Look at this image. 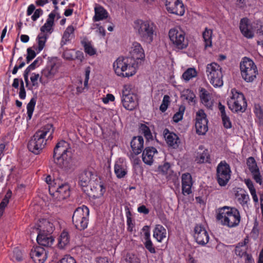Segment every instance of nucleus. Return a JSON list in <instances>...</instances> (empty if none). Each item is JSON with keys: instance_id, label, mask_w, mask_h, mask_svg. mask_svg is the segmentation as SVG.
<instances>
[{"instance_id": "1", "label": "nucleus", "mask_w": 263, "mask_h": 263, "mask_svg": "<svg viewBox=\"0 0 263 263\" xmlns=\"http://www.w3.org/2000/svg\"><path fill=\"white\" fill-rule=\"evenodd\" d=\"M131 57H119L113 64L116 73L119 76L129 77L136 73V69L145 58L141 45L135 42L130 51Z\"/></svg>"}, {"instance_id": "2", "label": "nucleus", "mask_w": 263, "mask_h": 263, "mask_svg": "<svg viewBox=\"0 0 263 263\" xmlns=\"http://www.w3.org/2000/svg\"><path fill=\"white\" fill-rule=\"evenodd\" d=\"M54 129L52 124H47L36 132L28 143L29 151L39 154L45 147L48 140H51Z\"/></svg>"}, {"instance_id": "3", "label": "nucleus", "mask_w": 263, "mask_h": 263, "mask_svg": "<svg viewBox=\"0 0 263 263\" xmlns=\"http://www.w3.org/2000/svg\"><path fill=\"white\" fill-rule=\"evenodd\" d=\"M72 153L69 144L64 140L55 145L53 154L54 163L64 171L70 169L72 166Z\"/></svg>"}, {"instance_id": "4", "label": "nucleus", "mask_w": 263, "mask_h": 263, "mask_svg": "<svg viewBox=\"0 0 263 263\" xmlns=\"http://www.w3.org/2000/svg\"><path fill=\"white\" fill-rule=\"evenodd\" d=\"M218 211L216 218L220 221L222 225L233 228L239 224L241 217L236 208L224 206L219 208Z\"/></svg>"}, {"instance_id": "5", "label": "nucleus", "mask_w": 263, "mask_h": 263, "mask_svg": "<svg viewBox=\"0 0 263 263\" xmlns=\"http://www.w3.org/2000/svg\"><path fill=\"white\" fill-rule=\"evenodd\" d=\"M134 24V28L141 40L149 44L152 43L156 34V26L154 24L149 21L138 20L135 22Z\"/></svg>"}, {"instance_id": "6", "label": "nucleus", "mask_w": 263, "mask_h": 263, "mask_svg": "<svg viewBox=\"0 0 263 263\" xmlns=\"http://www.w3.org/2000/svg\"><path fill=\"white\" fill-rule=\"evenodd\" d=\"M241 74L247 82H252L256 77L258 71L253 61L248 58H244L240 63Z\"/></svg>"}, {"instance_id": "7", "label": "nucleus", "mask_w": 263, "mask_h": 263, "mask_svg": "<svg viewBox=\"0 0 263 263\" xmlns=\"http://www.w3.org/2000/svg\"><path fill=\"white\" fill-rule=\"evenodd\" d=\"M206 74L210 82L215 87H221L223 85L222 73L220 66L216 63L208 64Z\"/></svg>"}, {"instance_id": "8", "label": "nucleus", "mask_w": 263, "mask_h": 263, "mask_svg": "<svg viewBox=\"0 0 263 263\" xmlns=\"http://www.w3.org/2000/svg\"><path fill=\"white\" fill-rule=\"evenodd\" d=\"M232 96L228 101L229 108L235 112H243L247 106L244 95L242 93L238 92L236 90H232Z\"/></svg>"}, {"instance_id": "9", "label": "nucleus", "mask_w": 263, "mask_h": 263, "mask_svg": "<svg viewBox=\"0 0 263 263\" xmlns=\"http://www.w3.org/2000/svg\"><path fill=\"white\" fill-rule=\"evenodd\" d=\"M121 101L123 107L127 110H133L138 106L137 95L131 92L130 85L124 86Z\"/></svg>"}, {"instance_id": "10", "label": "nucleus", "mask_w": 263, "mask_h": 263, "mask_svg": "<svg viewBox=\"0 0 263 263\" xmlns=\"http://www.w3.org/2000/svg\"><path fill=\"white\" fill-rule=\"evenodd\" d=\"M231 173L230 166L225 161H221L218 164L216 168V176L220 186L226 185L230 179Z\"/></svg>"}, {"instance_id": "11", "label": "nucleus", "mask_w": 263, "mask_h": 263, "mask_svg": "<svg viewBox=\"0 0 263 263\" xmlns=\"http://www.w3.org/2000/svg\"><path fill=\"white\" fill-rule=\"evenodd\" d=\"M50 194L55 199L59 201L64 200L70 195V187L67 183L62 184L58 187L49 186Z\"/></svg>"}, {"instance_id": "12", "label": "nucleus", "mask_w": 263, "mask_h": 263, "mask_svg": "<svg viewBox=\"0 0 263 263\" xmlns=\"http://www.w3.org/2000/svg\"><path fill=\"white\" fill-rule=\"evenodd\" d=\"M171 41L180 49L185 48L187 46V41H185L184 33L177 29H171L169 31Z\"/></svg>"}, {"instance_id": "13", "label": "nucleus", "mask_w": 263, "mask_h": 263, "mask_svg": "<svg viewBox=\"0 0 263 263\" xmlns=\"http://www.w3.org/2000/svg\"><path fill=\"white\" fill-rule=\"evenodd\" d=\"M206 115L202 109L199 110L196 113L195 127L196 133L199 135H204L208 130Z\"/></svg>"}, {"instance_id": "14", "label": "nucleus", "mask_w": 263, "mask_h": 263, "mask_svg": "<svg viewBox=\"0 0 263 263\" xmlns=\"http://www.w3.org/2000/svg\"><path fill=\"white\" fill-rule=\"evenodd\" d=\"M168 12L180 16L184 14V5L180 0H163Z\"/></svg>"}, {"instance_id": "15", "label": "nucleus", "mask_w": 263, "mask_h": 263, "mask_svg": "<svg viewBox=\"0 0 263 263\" xmlns=\"http://www.w3.org/2000/svg\"><path fill=\"white\" fill-rule=\"evenodd\" d=\"M54 230V226L52 223L46 219L39 220L34 226L32 233H46L51 234Z\"/></svg>"}, {"instance_id": "16", "label": "nucleus", "mask_w": 263, "mask_h": 263, "mask_svg": "<svg viewBox=\"0 0 263 263\" xmlns=\"http://www.w3.org/2000/svg\"><path fill=\"white\" fill-rule=\"evenodd\" d=\"M194 237L196 241L200 245L204 246L209 241V236L204 228L197 225L194 228Z\"/></svg>"}, {"instance_id": "17", "label": "nucleus", "mask_w": 263, "mask_h": 263, "mask_svg": "<svg viewBox=\"0 0 263 263\" xmlns=\"http://www.w3.org/2000/svg\"><path fill=\"white\" fill-rule=\"evenodd\" d=\"M247 164L253 176V179L257 183L261 185L262 182V178L254 158L253 157H249L247 159Z\"/></svg>"}, {"instance_id": "18", "label": "nucleus", "mask_w": 263, "mask_h": 263, "mask_svg": "<svg viewBox=\"0 0 263 263\" xmlns=\"http://www.w3.org/2000/svg\"><path fill=\"white\" fill-rule=\"evenodd\" d=\"M30 254L34 263H44L47 258L46 251L41 247L32 249Z\"/></svg>"}, {"instance_id": "19", "label": "nucleus", "mask_w": 263, "mask_h": 263, "mask_svg": "<svg viewBox=\"0 0 263 263\" xmlns=\"http://www.w3.org/2000/svg\"><path fill=\"white\" fill-rule=\"evenodd\" d=\"M163 135L167 144L173 148H177L180 143V139L178 136L174 133H171L165 128L163 131Z\"/></svg>"}, {"instance_id": "20", "label": "nucleus", "mask_w": 263, "mask_h": 263, "mask_svg": "<svg viewBox=\"0 0 263 263\" xmlns=\"http://www.w3.org/2000/svg\"><path fill=\"white\" fill-rule=\"evenodd\" d=\"M144 140L142 136L134 137L130 142V146L133 153L138 155L143 149Z\"/></svg>"}, {"instance_id": "21", "label": "nucleus", "mask_w": 263, "mask_h": 263, "mask_svg": "<svg viewBox=\"0 0 263 263\" xmlns=\"http://www.w3.org/2000/svg\"><path fill=\"white\" fill-rule=\"evenodd\" d=\"M158 152L154 147H147L143 151L142 153V160L144 163L151 165L154 161L153 157L155 154Z\"/></svg>"}, {"instance_id": "22", "label": "nucleus", "mask_w": 263, "mask_h": 263, "mask_svg": "<svg viewBox=\"0 0 263 263\" xmlns=\"http://www.w3.org/2000/svg\"><path fill=\"white\" fill-rule=\"evenodd\" d=\"M239 28L242 34L248 39H252L254 36V33L251 30V26L249 24V20L243 18L240 22Z\"/></svg>"}, {"instance_id": "23", "label": "nucleus", "mask_w": 263, "mask_h": 263, "mask_svg": "<svg viewBox=\"0 0 263 263\" xmlns=\"http://www.w3.org/2000/svg\"><path fill=\"white\" fill-rule=\"evenodd\" d=\"M36 240L40 245L50 247L53 244L54 238L51 234L41 233H37Z\"/></svg>"}, {"instance_id": "24", "label": "nucleus", "mask_w": 263, "mask_h": 263, "mask_svg": "<svg viewBox=\"0 0 263 263\" xmlns=\"http://www.w3.org/2000/svg\"><path fill=\"white\" fill-rule=\"evenodd\" d=\"M199 92L202 103L208 108L212 109L213 103L211 100L210 94L204 88H200Z\"/></svg>"}, {"instance_id": "25", "label": "nucleus", "mask_w": 263, "mask_h": 263, "mask_svg": "<svg viewBox=\"0 0 263 263\" xmlns=\"http://www.w3.org/2000/svg\"><path fill=\"white\" fill-rule=\"evenodd\" d=\"M72 222L77 229L81 230L82 228V208H78L72 216Z\"/></svg>"}, {"instance_id": "26", "label": "nucleus", "mask_w": 263, "mask_h": 263, "mask_svg": "<svg viewBox=\"0 0 263 263\" xmlns=\"http://www.w3.org/2000/svg\"><path fill=\"white\" fill-rule=\"evenodd\" d=\"M55 17V14L54 12H52L49 14L46 23L40 29L41 33H51Z\"/></svg>"}, {"instance_id": "27", "label": "nucleus", "mask_w": 263, "mask_h": 263, "mask_svg": "<svg viewBox=\"0 0 263 263\" xmlns=\"http://www.w3.org/2000/svg\"><path fill=\"white\" fill-rule=\"evenodd\" d=\"M166 230L161 225L157 224L156 226L154 232L153 237L158 241L161 242L166 237Z\"/></svg>"}, {"instance_id": "28", "label": "nucleus", "mask_w": 263, "mask_h": 263, "mask_svg": "<svg viewBox=\"0 0 263 263\" xmlns=\"http://www.w3.org/2000/svg\"><path fill=\"white\" fill-rule=\"evenodd\" d=\"M69 242L70 236L69 233L64 230L61 233L58 238V247L61 249H63L69 244Z\"/></svg>"}, {"instance_id": "29", "label": "nucleus", "mask_w": 263, "mask_h": 263, "mask_svg": "<svg viewBox=\"0 0 263 263\" xmlns=\"http://www.w3.org/2000/svg\"><path fill=\"white\" fill-rule=\"evenodd\" d=\"M74 27L70 25L69 26L63 33V35L61 41V46H63L69 42L74 37Z\"/></svg>"}, {"instance_id": "30", "label": "nucleus", "mask_w": 263, "mask_h": 263, "mask_svg": "<svg viewBox=\"0 0 263 263\" xmlns=\"http://www.w3.org/2000/svg\"><path fill=\"white\" fill-rule=\"evenodd\" d=\"M237 200L243 208H248V202L250 200L249 195L244 190H241L240 193L236 194Z\"/></svg>"}, {"instance_id": "31", "label": "nucleus", "mask_w": 263, "mask_h": 263, "mask_svg": "<svg viewBox=\"0 0 263 263\" xmlns=\"http://www.w3.org/2000/svg\"><path fill=\"white\" fill-rule=\"evenodd\" d=\"M92 193H86L89 197H92L95 199L99 198L103 196L104 193L105 192V187L103 184H100L98 186L94 187L93 189H91Z\"/></svg>"}, {"instance_id": "32", "label": "nucleus", "mask_w": 263, "mask_h": 263, "mask_svg": "<svg viewBox=\"0 0 263 263\" xmlns=\"http://www.w3.org/2000/svg\"><path fill=\"white\" fill-rule=\"evenodd\" d=\"M83 47L86 54H88L90 57H92L97 54V49L92 43L88 41L86 38L83 39Z\"/></svg>"}, {"instance_id": "33", "label": "nucleus", "mask_w": 263, "mask_h": 263, "mask_svg": "<svg viewBox=\"0 0 263 263\" xmlns=\"http://www.w3.org/2000/svg\"><path fill=\"white\" fill-rule=\"evenodd\" d=\"M47 37L48 35L47 33H40L38 35L37 37V47L36 48L37 52H41L43 49Z\"/></svg>"}, {"instance_id": "34", "label": "nucleus", "mask_w": 263, "mask_h": 263, "mask_svg": "<svg viewBox=\"0 0 263 263\" xmlns=\"http://www.w3.org/2000/svg\"><path fill=\"white\" fill-rule=\"evenodd\" d=\"M212 30L209 29L208 28H205L202 33V36L205 42V47H211L212 46Z\"/></svg>"}, {"instance_id": "35", "label": "nucleus", "mask_w": 263, "mask_h": 263, "mask_svg": "<svg viewBox=\"0 0 263 263\" xmlns=\"http://www.w3.org/2000/svg\"><path fill=\"white\" fill-rule=\"evenodd\" d=\"M57 72V68L55 65H52L50 67H47L42 71V76L48 79H51L53 77Z\"/></svg>"}, {"instance_id": "36", "label": "nucleus", "mask_w": 263, "mask_h": 263, "mask_svg": "<svg viewBox=\"0 0 263 263\" xmlns=\"http://www.w3.org/2000/svg\"><path fill=\"white\" fill-rule=\"evenodd\" d=\"M107 17V11L102 7L95 8V15L94 16L96 21H99Z\"/></svg>"}, {"instance_id": "37", "label": "nucleus", "mask_w": 263, "mask_h": 263, "mask_svg": "<svg viewBox=\"0 0 263 263\" xmlns=\"http://www.w3.org/2000/svg\"><path fill=\"white\" fill-rule=\"evenodd\" d=\"M139 132L143 134L145 138L147 140H152L153 136L149 129V128L144 124H141L139 126Z\"/></svg>"}, {"instance_id": "38", "label": "nucleus", "mask_w": 263, "mask_h": 263, "mask_svg": "<svg viewBox=\"0 0 263 263\" xmlns=\"http://www.w3.org/2000/svg\"><path fill=\"white\" fill-rule=\"evenodd\" d=\"M196 160L198 163L210 162V155L208 149H204L202 153L198 152Z\"/></svg>"}, {"instance_id": "39", "label": "nucleus", "mask_w": 263, "mask_h": 263, "mask_svg": "<svg viewBox=\"0 0 263 263\" xmlns=\"http://www.w3.org/2000/svg\"><path fill=\"white\" fill-rule=\"evenodd\" d=\"M197 72L195 68H190L182 74V78L186 81H189L192 78L195 77Z\"/></svg>"}, {"instance_id": "40", "label": "nucleus", "mask_w": 263, "mask_h": 263, "mask_svg": "<svg viewBox=\"0 0 263 263\" xmlns=\"http://www.w3.org/2000/svg\"><path fill=\"white\" fill-rule=\"evenodd\" d=\"M36 103V99L34 98H32L29 103L27 104V115L28 119H31L34 110V106Z\"/></svg>"}, {"instance_id": "41", "label": "nucleus", "mask_w": 263, "mask_h": 263, "mask_svg": "<svg viewBox=\"0 0 263 263\" xmlns=\"http://www.w3.org/2000/svg\"><path fill=\"white\" fill-rule=\"evenodd\" d=\"M144 238V245L145 247L147 250H148L151 253H155L156 250L155 247L153 245L152 241H151L150 237H148V235H147L146 238Z\"/></svg>"}, {"instance_id": "42", "label": "nucleus", "mask_w": 263, "mask_h": 263, "mask_svg": "<svg viewBox=\"0 0 263 263\" xmlns=\"http://www.w3.org/2000/svg\"><path fill=\"white\" fill-rule=\"evenodd\" d=\"M115 173L117 177L119 178H121L124 177L126 174V172L123 168V167L119 164H116L115 165Z\"/></svg>"}, {"instance_id": "43", "label": "nucleus", "mask_w": 263, "mask_h": 263, "mask_svg": "<svg viewBox=\"0 0 263 263\" xmlns=\"http://www.w3.org/2000/svg\"><path fill=\"white\" fill-rule=\"evenodd\" d=\"M185 110V107L183 106H180L179 111L177 112L173 116V121L177 123L182 119L183 115Z\"/></svg>"}, {"instance_id": "44", "label": "nucleus", "mask_w": 263, "mask_h": 263, "mask_svg": "<svg viewBox=\"0 0 263 263\" xmlns=\"http://www.w3.org/2000/svg\"><path fill=\"white\" fill-rule=\"evenodd\" d=\"M182 97H184V98L189 100L191 102H195V95L193 91L190 89H187L183 91V94L182 95Z\"/></svg>"}, {"instance_id": "45", "label": "nucleus", "mask_w": 263, "mask_h": 263, "mask_svg": "<svg viewBox=\"0 0 263 263\" xmlns=\"http://www.w3.org/2000/svg\"><path fill=\"white\" fill-rule=\"evenodd\" d=\"M254 112L256 117L258 119V122L260 125L263 126V110L260 106L255 107Z\"/></svg>"}, {"instance_id": "46", "label": "nucleus", "mask_w": 263, "mask_h": 263, "mask_svg": "<svg viewBox=\"0 0 263 263\" xmlns=\"http://www.w3.org/2000/svg\"><path fill=\"white\" fill-rule=\"evenodd\" d=\"M170 103V97L168 95H165L163 97L162 103L160 106V110L162 112H164L167 109Z\"/></svg>"}, {"instance_id": "47", "label": "nucleus", "mask_w": 263, "mask_h": 263, "mask_svg": "<svg viewBox=\"0 0 263 263\" xmlns=\"http://www.w3.org/2000/svg\"><path fill=\"white\" fill-rule=\"evenodd\" d=\"M182 185H192V177L189 173L183 174L182 175Z\"/></svg>"}, {"instance_id": "48", "label": "nucleus", "mask_w": 263, "mask_h": 263, "mask_svg": "<svg viewBox=\"0 0 263 263\" xmlns=\"http://www.w3.org/2000/svg\"><path fill=\"white\" fill-rule=\"evenodd\" d=\"M41 62V59L39 58H37L36 60H35L32 63H31L26 69L25 70L30 72L31 71L34 70L37 67H38Z\"/></svg>"}, {"instance_id": "49", "label": "nucleus", "mask_w": 263, "mask_h": 263, "mask_svg": "<svg viewBox=\"0 0 263 263\" xmlns=\"http://www.w3.org/2000/svg\"><path fill=\"white\" fill-rule=\"evenodd\" d=\"M125 261L127 263H138L139 259L134 254L128 253L126 256Z\"/></svg>"}, {"instance_id": "50", "label": "nucleus", "mask_w": 263, "mask_h": 263, "mask_svg": "<svg viewBox=\"0 0 263 263\" xmlns=\"http://www.w3.org/2000/svg\"><path fill=\"white\" fill-rule=\"evenodd\" d=\"M221 117L224 127L226 128H231L232 123L229 117L227 115H222Z\"/></svg>"}, {"instance_id": "51", "label": "nucleus", "mask_w": 263, "mask_h": 263, "mask_svg": "<svg viewBox=\"0 0 263 263\" xmlns=\"http://www.w3.org/2000/svg\"><path fill=\"white\" fill-rule=\"evenodd\" d=\"M27 55L26 57V62L29 63L36 56L35 52L32 50L31 48H28L27 50Z\"/></svg>"}, {"instance_id": "52", "label": "nucleus", "mask_w": 263, "mask_h": 263, "mask_svg": "<svg viewBox=\"0 0 263 263\" xmlns=\"http://www.w3.org/2000/svg\"><path fill=\"white\" fill-rule=\"evenodd\" d=\"M40 79V81L41 82L42 77L40 76L39 74L33 73L32 76L30 77V80L32 82V84L33 86H38L37 80Z\"/></svg>"}, {"instance_id": "53", "label": "nucleus", "mask_w": 263, "mask_h": 263, "mask_svg": "<svg viewBox=\"0 0 263 263\" xmlns=\"http://www.w3.org/2000/svg\"><path fill=\"white\" fill-rule=\"evenodd\" d=\"M13 257L17 261H21L23 257L21 250L18 248H15L13 250Z\"/></svg>"}, {"instance_id": "54", "label": "nucleus", "mask_w": 263, "mask_h": 263, "mask_svg": "<svg viewBox=\"0 0 263 263\" xmlns=\"http://www.w3.org/2000/svg\"><path fill=\"white\" fill-rule=\"evenodd\" d=\"M159 171L161 172L163 174H166L170 168V164L168 162H165L163 165L159 166Z\"/></svg>"}, {"instance_id": "55", "label": "nucleus", "mask_w": 263, "mask_h": 263, "mask_svg": "<svg viewBox=\"0 0 263 263\" xmlns=\"http://www.w3.org/2000/svg\"><path fill=\"white\" fill-rule=\"evenodd\" d=\"M130 212L129 211H128L127 212V223L128 225L127 230L132 232L133 231V228L134 227V224L132 223V220L131 218L130 217Z\"/></svg>"}, {"instance_id": "56", "label": "nucleus", "mask_w": 263, "mask_h": 263, "mask_svg": "<svg viewBox=\"0 0 263 263\" xmlns=\"http://www.w3.org/2000/svg\"><path fill=\"white\" fill-rule=\"evenodd\" d=\"M235 252L236 255L239 256L240 257H242L244 255H247L246 251L242 249L239 246H237L236 247Z\"/></svg>"}, {"instance_id": "57", "label": "nucleus", "mask_w": 263, "mask_h": 263, "mask_svg": "<svg viewBox=\"0 0 263 263\" xmlns=\"http://www.w3.org/2000/svg\"><path fill=\"white\" fill-rule=\"evenodd\" d=\"M90 72V67H87L85 69V81H84V86L85 87L87 86L88 82L89 79V74Z\"/></svg>"}, {"instance_id": "58", "label": "nucleus", "mask_w": 263, "mask_h": 263, "mask_svg": "<svg viewBox=\"0 0 263 263\" xmlns=\"http://www.w3.org/2000/svg\"><path fill=\"white\" fill-rule=\"evenodd\" d=\"M59 263H76V261L73 257L66 256L63 258Z\"/></svg>"}, {"instance_id": "59", "label": "nucleus", "mask_w": 263, "mask_h": 263, "mask_svg": "<svg viewBox=\"0 0 263 263\" xmlns=\"http://www.w3.org/2000/svg\"><path fill=\"white\" fill-rule=\"evenodd\" d=\"M245 183L248 187L250 192L255 191V189L254 187L253 182L250 179H245Z\"/></svg>"}, {"instance_id": "60", "label": "nucleus", "mask_w": 263, "mask_h": 263, "mask_svg": "<svg viewBox=\"0 0 263 263\" xmlns=\"http://www.w3.org/2000/svg\"><path fill=\"white\" fill-rule=\"evenodd\" d=\"M42 14L43 10L41 9H36L31 16V18L33 21H35Z\"/></svg>"}, {"instance_id": "61", "label": "nucleus", "mask_w": 263, "mask_h": 263, "mask_svg": "<svg viewBox=\"0 0 263 263\" xmlns=\"http://www.w3.org/2000/svg\"><path fill=\"white\" fill-rule=\"evenodd\" d=\"M9 197L10 196H8L7 195L5 196L2 201L0 203V209L4 210L5 207L9 202Z\"/></svg>"}, {"instance_id": "62", "label": "nucleus", "mask_w": 263, "mask_h": 263, "mask_svg": "<svg viewBox=\"0 0 263 263\" xmlns=\"http://www.w3.org/2000/svg\"><path fill=\"white\" fill-rule=\"evenodd\" d=\"M192 185H182V193L184 194L186 193L187 195L191 193V186Z\"/></svg>"}, {"instance_id": "63", "label": "nucleus", "mask_w": 263, "mask_h": 263, "mask_svg": "<svg viewBox=\"0 0 263 263\" xmlns=\"http://www.w3.org/2000/svg\"><path fill=\"white\" fill-rule=\"evenodd\" d=\"M85 175L86 176L87 179L83 180V183H85V185L83 184V186H87V183L90 181V176L92 175V173L90 171H86L85 172Z\"/></svg>"}, {"instance_id": "64", "label": "nucleus", "mask_w": 263, "mask_h": 263, "mask_svg": "<svg viewBox=\"0 0 263 263\" xmlns=\"http://www.w3.org/2000/svg\"><path fill=\"white\" fill-rule=\"evenodd\" d=\"M138 211L139 213H143L144 214H147L149 212V210L147 208H146V206L144 205L140 206L138 208Z\"/></svg>"}]
</instances>
